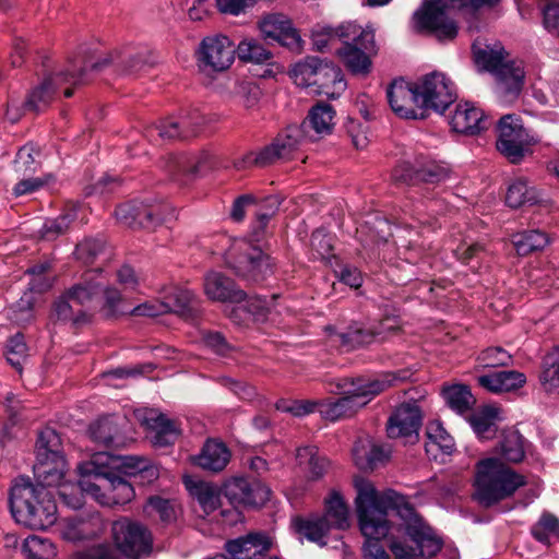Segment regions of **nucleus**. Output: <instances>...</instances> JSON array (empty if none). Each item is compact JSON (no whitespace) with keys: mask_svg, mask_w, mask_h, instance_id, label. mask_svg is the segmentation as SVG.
<instances>
[{"mask_svg":"<svg viewBox=\"0 0 559 559\" xmlns=\"http://www.w3.org/2000/svg\"><path fill=\"white\" fill-rule=\"evenodd\" d=\"M281 205L277 197H267L259 211L255 212L257 223L253 227L252 239L235 241L225 254L226 265L239 278L248 283H260L273 274L271 257L253 243L259 241L270 218Z\"/></svg>","mask_w":559,"mask_h":559,"instance_id":"f257e3e1","label":"nucleus"},{"mask_svg":"<svg viewBox=\"0 0 559 559\" xmlns=\"http://www.w3.org/2000/svg\"><path fill=\"white\" fill-rule=\"evenodd\" d=\"M334 116L335 110L330 104L318 103L310 109L307 118L300 126H288L277 134L270 145H266L257 153L253 158L252 155H249L242 160L236 162L235 167L241 169L247 163L267 166L278 159H288L305 139L309 128L318 135L330 134L334 126Z\"/></svg>","mask_w":559,"mask_h":559,"instance_id":"f03ea898","label":"nucleus"},{"mask_svg":"<svg viewBox=\"0 0 559 559\" xmlns=\"http://www.w3.org/2000/svg\"><path fill=\"white\" fill-rule=\"evenodd\" d=\"M117 462L109 452H97L78 465L81 488L102 506L126 504L134 498L133 486L114 472Z\"/></svg>","mask_w":559,"mask_h":559,"instance_id":"7ed1b4c3","label":"nucleus"},{"mask_svg":"<svg viewBox=\"0 0 559 559\" xmlns=\"http://www.w3.org/2000/svg\"><path fill=\"white\" fill-rule=\"evenodd\" d=\"M14 520L31 530H47L57 521L55 493L43 486H35L28 477L15 478L9 496Z\"/></svg>","mask_w":559,"mask_h":559,"instance_id":"20e7f679","label":"nucleus"},{"mask_svg":"<svg viewBox=\"0 0 559 559\" xmlns=\"http://www.w3.org/2000/svg\"><path fill=\"white\" fill-rule=\"evenodd\" d=\"M397 377L393 373L370 379L364 377L344 378L338 383L342 397L335 401H322L319 404L320 415L331 421L355 415L374 396L395 383Z\"/></svg>","mask_w":559,"mask_h":559,"instance_id":"39448f33","label":"nucleus"},{"mask_svg":"<svg viewBox=\"0 0 559 559\" xmlns=\"http://www.w3.org/2000/svg\"><path fill=\"white\" fill-rule=\"evenodd\" d=\"M526 484L525 477L496 457L479 461L476 466L474 499L484 508H489L512 496Z\"/></svg>","mask_w":559,"mask_h":559,"instance_id":"423d86ee","label":"nucleus"},{"mask_svg":"<svg viewBox=\"0 0 559 559\" xmlns=\"http://www.w3.org/2000/svg\"><path fill=\"white\" fill-rule=\"evenodd\" d=\"M290 76L300 86L312 87L313 93L337 98L346 90V81L340 67L325 59L306 57L290 70Z\"/></svg>","mask_w":559,"mask_h":559,"instance_id":"0eeeda50","label":"nucleus"},{"mask_svg":"<svg viewBox=\"0 0 559 559\" xmlns=\"http://www.w3.org/2000/svg\"><path fill=\"white\" fill-rule=\"evenodd\" d=\"M344 29L340 34L343 46L336 55L352 74L366 76L371 71V55L376 51L374 34L353 22L344 23Z\"/></svg>","mask_w":559,"mask_h":559,"instance_id":"6e6552de","label":"nucleus"},{"mask_svg":"<svg viewBox=\"0 0 559 559\" xmlns=\"http://www.w3.org/2000/svg\"><path fill=\"white\" fill-rule=\"evenodd\" d=\"M475 61L484 70L493 73L498 81V91L507 99L519 96L523 88L525 72L521 62L504 61L503 49H478L474 51Z\"/></svg>","mask_w":559,"mask_h":559,"instance_id":"1a4fd4ad","label":"nucleus"},{"mask_svg":"<svg viewBox=\"0 0 559 559\" xmlns=\"http://www.w3.org/2000/svg\"><path fill=\"white\" fill-rule=\"evenodd\" d=\"M496 129V147L512 164H519L530 147L538 141L515 114L502 116L498 120Z\"/></svg>","mask_w":559,"mask_h":559,"instance_id":"9d476101","label":"nucleus"},{"mask_svg":"<svg viewBox=\"0 0 559 559\" xmlns=\"http://www.w3.org/2000/svg\"><path fill=\"white\" fill-rule=\"evenodd\" d=\"M447 9L445 0H424L421 7L414 13L416 29L441 43L453 40L457 36L459 26L448 16Z\"/></svg>","mask_w":559,"mask_h":559,"instance_id":"9b49d317","label":"nucleus"},{"mask_svg":"<svg viewBox=\"0 0 559 559\" xmlns=\"http://www.w3.org/2000/svg\"><path fill=\"white\" fill-rule=\"evenodd\" d=\"M116 218L132 228L155 229L176 217L175 209L166 202H129L115 211Z\"/></svg>","mask_w":559,"mask_h":559,"instance_id":"f8f14e48","label":"nucleus"},{"mask_svg":"<svg viewBox=\"0 0 559 559\" xmlns=\"http://www.w3.org/2000/svg\"><path fill=\"white\" fill-rule=\"evenodd\" d=\"M116 218L132 228L155 229L176 217L175 209L166 202H129L115 211Z\"/></svg>","mask_w":559,"mask_h":559,"instance_id":"ddd939ff","label":"nucleus"},{"mask_svg":"<svg viewBox=\"0 0 559 559\" xmlns=\"http://www.w3.org/2000/svg\"><path fill=\"white\" fill-rule=\"evenodd\" d=\"M416 84L417 107L425 111L443 114L456 99L453 83L440 72H431L419 79Z\"/></svg>","mask_w":559,"mask_h":559,"instance_id":"4468645a","label":"nucleus"},{"mask_svg":"<svg viewBox=\"0 0 559 559\" xmlns=\"http://www.w3.org/2000/svg\"><path fill=\"white\" fill-rule=\"evenodd\" d=\"M111 531L117 549L126 557L141 559L151 554L152 535L141 523L121 518L112 523Z\"/></svg>","mask_w":559,"mask_h":559,"instance_id":"2eb2a0df","label":"nucleus"},{"mask_svg":"<svg viewBox=\"0 0 559 559\" xmlns=\"http://www.w3.org/2000/svg\"><path fill=\"white\" fill-rule=\"evenodd\" d=\"M236 48L227 36L205 37L198 51L199 68L203 72H223L234 62Z\"/></svg>","mask_w":559,"mask_h":559,"instance_id":"dca6fc26","label":"nucleus"},{"mask_svg":"<svg viewBox=\"0 0 559 559\" xmlns=\"http://www.w3.org/2000/svg\"><path fill=\"white\" fill-rule=\"evenodd\" d=\"M165 302L159 306L142 304L131 310L133 316L156 317L173 311L185 319H193L198 314V301L193 293L186 288H174Z\"/></svg>","mask_w":559,"mask_h":559,"instance_id":"f3484780","label":"nucleus"},{"mask_svg":"<svg viewBox=\"0 0 559 559\" xmlns=\"http://www.w3.org/2000/svg\"><path fill=\"white\" fill-rule=\"evenodd\" d=\"M423 424V413L417 402L409 401L399 405L386 423V433L391 439L403 438L407 442L418 440Z\"/></svg>","mask_w":559,"mask_h":559,"instance_id":"a211bd4d","label":"nucleus"},{"mask_svg":"<svg viewBox=\"0 0 559 559\" xmlns=\"http://www.w3.org/2000/svg\"><path fill=\"white\" fill-rule=\"evenodd\" d=\"M224 496L235 506L261 507L269 499L271 490L258 483L249 481L243 477H234L227 480L223 487Z\"/></svg>","mask_w":559,"mask_h":559,"instance_id":"6ab92c4d","label":"nucleus"},{"mask_svg":"<svg viewBox=\"0 0 559 559\" xmlns=\"http://www.w3.org/2000/svg\"><path fill=\"white\" fill-rule=\"evenodd\" d=\"M259 28L265 39L277 41L290 50L301 49V38L292 21L284 14L273 13L264 16Z\"/></svg>","mask_w":559,"mask_h":559,"instance_id":"aec40b11","label":"nucleus"},{"mask_svg":"<svg viewBox=\"0 0 559 559\" xmlns=\"http://www.w3.org/2000/svg\"><path fill=\"white\" fill-rule=\"evenodd\" d=\"M106 528L98 512H83L63 521L62 536L71 542L91 539L100 536Z\"/></svg>","mask_w":559,"mask_h":559,"instance_id":"412c9836","label":"nucleus"},{"mask_svg":"<svg viewBox=\"0 0 559 559\" xmlns=\"http://www.w3.org/2000/svg\"><path fill=\"white\" fill-rule=\"evenodd\" d=\"M273 545L272 538L263 532H251L228 540L225 549L229 559H262Z\"/></svg>","mask_w":559,"mask_h":559,"instance_id":"4be33fe9","label":"nucleus"},{"mask_svg":"<svg viewBox=\"0 0 559 559\" xmlns=\"http://www.w3.org/2000/svg\"><path fill=\"white\" fill-rule=\"evenodd\" d=\"M211 167L212 156L207 152L173 156L167 164V170L173 179L180 180L182 177V183L194 179L202 171Z\"/></svg>","mask_w":559,"mask_h":559,"instance_id":"5701e85b","label":"nucleus"},{"mask_svg":"<svg viewBox=\"0 0 559 559\" xmlns=\"http://www.w3.org/2000/svg\"><path fill=\"white\" fill-rule=\"evenodd\" d=\"M386 97L391 109L401 118L416 119L418 115L413 108L417 106L416 84L403 79L394 80L386 88Z\"/></svg>","mask_w":559,"mask_h":559,"instance_id":"b1692460","label":"nucleus"},{"mask_svg":"<svg viewBox=\"0 0 559 559\" xmlns=\"http://www.w3.org/2000/svg\"><path fill=\"white\" fill-rule=\"evenodd\" d=\"M452 130L457 133L475 135L490 126V121L484 111L466 102L457 104L450 119Z\"/></svg>","mask_w":559,"mask_h":559,"instance_id":"393cba45","label":"nucleus"},{"mask_svg":"<svg viewBox=\"0 0 559 559\" xmlns=\"http://www.w3.org/2000/svg\"><path fill=\"white\" fill-rule=\"evenodd\" d=\"M62 84H72L66 70L45 76L43 82L28 94L24 102V109L34 112L44 110L53 100L57 88Z\"/></svg>","mask_w":559,"mask_h":559,"instance_id":"a878e982","label":"nucleus"},{"mask_svg":"<svg viewBox=\"0 0 559 559\" xmlns=\"http://www.w3.org/2000/svg\"><path fill=\"white\" fill-rule=\"evenodd\" d=\"M204 292L212 300L241 302L247 294L223 273L211 271L204 277Z\"/></svg>","mask_w":559,"mask_h":559,"instance_id":"bb28decb","label":"nucleus"},{"mask_svg":"<svg viewBox=\"0 0 559 559\" xmlns=\"http://www.w3.org/2000/svg\"><path fill=\"white\" fill-rule=\"evenodd\" d=\"M390 449L374 443L370 438L359 439L353 448L355 464L360 469H374L390 457Z\"/></svg>","mask_w":559,"mask_h":559,"instance_id":"cd10ccee","label":"nucleus"},{"mask_svg":"<svg viewBox=\"0 0 559 559\" xmlns=\"http://www.w3.org/2000/svg\"><path fill=\"white\" fill-rule=\"evenodd\" d=\"M230 460V451L225 443L216 440H207L202 451L193 460L194 464L210 472L223 471Z\"/></svg>","mask_w":559,"mask_h":559,"instance_id":"c85d7f7f","label":"nucleus"},{"mask_svg":"<svg viewBox=\"0 0 559 559\" xmlns=\"http://www.w3.org/2000/svg\"><path fill=\"white\" fill-rule=\"evenodd\" d=\"M118 52L107 53L105 57L92 60L91 58H84L83 60H73L67 68V73L72 81V85H80L85 83L87 71L99 72L108 66H112L117 72Z\"/></svg>","mask_w":559,"mask_h":559,"instance_id":"c756f323","label":"nucleus"},{"mask_svg":"<svg viewBox=\"0 0 559 559\" xmlns=\"http://www.w3.org/2000/svg\"><path fill=\"white\" fill-rule=\"evenodd\" d=\"M478 384L492 393L509 392L522 388L526 382L524 373L516 370L498 371L478 377Z\"/></svg>","mask_w":559,"mask_h":559,"instance_id":"7c9ffc66","label":"nucleus"},{"mask_svg":"<svg viewBox=\"0 0 559 559\" xmlns=\"http://www.w3.org/2000/svg\"><path fill=\"white\" fill-rule=\"evenodd\" d=\"M98 274V270L86 272L80 283L73 285L66 292L67 298H70L76 307H82L88 311L90 304L103 289V283L96 281Z\"/></svg>","mask_w":559,"mask_h":559,"instance_id":"2f4dec72","label":"nucleus"},{"mask_svg":"<svg viewBox=\"0 0 559 559\" xmlns=\"http://www.w3.org/2000/svg\"><path fill=\"white\" fill-rule=\"evenodd\" d=\"M117 418L103 417L90 426V435L93 441L106 448H121L124 445V437L120 433Z\"/></svg>","mask_w":559,"mask_h":559,"instance_id":"473e14b6","label":"nucleus"},{"mask_svg":"<svg viewBox=\"0 0 559 559\" xmlns=\"http://www.w3.org/2000/svg\"><path fill=\"white\" fill-rule=\"evenodd\" d=\"M64 457H48V460H36L34 464V475L37 479L35 486L44 488L59 486L64 476Z\"/></svg>","mask_w":559,"mask_h":559,"instance_id":"72a5a7b5","label":"nucleus"},{"mask_svg":"<svg viewBox=\"0 0 559 559\" xmlns=\"http://www.w3.org/2000/svg\"><path fill=\"white\" fill-rule=\"evenodd\" d=\"M293 526L297 534L320 546L326 545L324 538L332 530L325 519L321 516L297 518L293 521Z\"/></svg>","mask_w":559,"mask_h":559,"instance_id":"f704fd0d","label":"nucleus"},{"mask_svg":"<svg viewBox=\"0 0 559 559\" xmlns=\"http://www.w3.org/2000/svg\"><path fill=\"white\" fill-rule=\"evenodd\" d=\"M51 319L61 322H71L73 325H82L90 321V313L82 307H76L64 293L55 301Z\"/></svg>","mask_w":559,"mask_h":559,"instance_id":"c9c22d12","label":"nucleus"},{"mask_svg":"<svg viewBox=\"0 0 559 559\" xmlns=\"http://www.w3.org/2000/svg\"><path fill=\"white\" fill-rule=\"evenodd\" d=\"M145 135L151 141L188 139L194 136V129L183 130L179 118H169L158 124H153L146 129Z\"/></svg>","mask_w":559,"mask_h":559,"instance_id":"e433bc0d","label":"nucleus"},{"mask_svg":"<svg viewBox=\"0 0 559 559\" xmlns=\"http://www.w3.org/2000/svg\"><path fill=\"white\" fill-rule=\"evenodd\" d=\"M301 466L311 479L321 478L328 469L329 462L325 456L319 454L316 447H302L297 450L296 455Z\"/></svg>","mask_w":559,"mask_h":559,"instance_id":"4c0bfd02","label":"nucleus"},{"mask_svg":"<svg viewBox=\"0 0 559 559\" xmlns=\"http://www.w3.org/2000/svg\"><path fill=\"white\" fill-rule=\"evenodd\" d=\"M426 452L437 459V451L440 450L443 454H451L454 450L453 438L445 431L442 425L438 421L429 423L427 426Z\"/></svg>","mask_w":559,"mask_h":559,"instance_id":"58836bf2","label":"nucleus"},{"mask_svg":"<svg viewBox=\"0 0 559 559\" xmlns=\"http://www.w3.org/2000/svg\"><path fill=\"white\" fill-rule=\"evenodd\" d=\"M321 518L325 519L331 528L349 527L348 508L338 492L333 491L325 500V513Z\"/></svg>","mask_w":559,"mask_h":559,"instance_id":"ea45409f","label":"nucleus"},{"mask_svg":"<svg viewBox=\"0 0 559 559\" xmlns=\"http://www.w3.org/2000/svg\"><path fill=\"white\" fill-rule=\"evenodd\" d=\"M144 424L147 428L155 431L153 439L155 445L166 447L173 444L178 437L179 432L175 423L163 414L146 417Z\"/></svg>","mask_w":559,"mask_h":559,"instance_id":"a19ab883","label":"nucleus"},{"mask_svg":"<svg viewBox=\"0 0 559 559\" xmlns=\"http://www.w3.org/2000/svg\"><path fill=\"white\" fill-rule=\"evenodd\" d=\"M191 496L197 499L204 513L210 514L221 504V491L216 486L206 481L186 483Z\"/></svg>","mask_w":559,"mask_h":559,"instance_id":"79ce46f5","label":"nucleus"},{"mask_svg":"<svg viewBox=\"0 0 559 559\" xmlns=\"http://www.w3.org/2000/svg\"><path fill=\"white\" fill-rule=\"evenodd\" d=\"M380 333L379 330L354 324L348 326L345 332L335 333V337L342 346L347 349H355L372 343Z\"/></svg>","mask_w":559,"mask_h":559,"instance_id":"37998d69","label":"nucleus"},{"mask_svg":"<svg viewBox=\"0 0 559 559\" xmlns=\"http://www.w3.org/2000/svg\"><path fill=\"white\" fill-rule=\"evenodd\" d=\"M539 197L533 187H528L527 181L518 179L513 181L507 191L506 203L512 209L524 205H534L538 202Z\"/></svg>","mask_w":559,"mask_h":559,"instance_id":"c03bdc74","label":"nucleus"},{"mask_svg":"<svg viewBox=\"0 0 559 559\" xmlns=\"http://www.w3.org/2000/svg\"><path fill=\"white\" fill-rule=\"evenodd\" d=\"M549 242L545 233L539 230H526L513 235L512 243L519 255L525 257L538 250H543Z\"/></svg>","mask_w":559,"mask_h":559,"instance_id":"a18cd8bd","label":"nucleus"},{"mask_svg":"<svg viewBox=\"0 0 559 559\" xmlns=\"http://www.w3.org/2000/svg\"><path fill=\"white\" fill-rule=\"evenodd\" d=\"M496 417L497 409L491 406H485L479 412L472 414L468 421L478 438L491 439L497 430Z\"/></svg>","mask_w":559,"mask_h":559,"instance_id":"49530a36","label":"nucleus"},{"mask_svg":"<svg viewBox=\"0 0 559 559\" xmlns=\"http://www.w3.org/2000/svg\"><path fill=\"white\" fill-rule=\"evenodd\" d=\"M539 382L547 392L559 389V346L543 358Z\"/></svg>","mask_w":559,"mask_h":559,"instance_id":"de8ad7c7","label":"nucleus"},{"mask_svg":"<svg viewBox=\"0 0 559 559\" xmlns=\"http://www.w3.org/2000/svg\"><path fill=\"white\" fill-rule=\"evenodd\" d=\"M48 457H64L59 435L51 428L40 431L36 443V460Z\"/></svg>","mask_w":559,"mask_h":559,"instance_id":"09e8293b","label":"nucleus"},{"mask_svg":"<svg viewBox=\"0 0 559 559\" xmlns=\"http://www.w3.org/2000/svg\"><path fill=\"white\" fill-rule=\"evenodd\" d=\"M531 533L536 540L546 546L550 545L551 537L559 542V519L545 512L537 523L532 526Z\"/></svg>","mask_w":559,"mask_h":559,"instance_id":"8fccbe9b","label":"nucleus"},{"mask_svg":"<svg viewBox=\"0 0 559 559\" xmlns=\"http://www.w3.org/2000/svg\"><path fill=\"white\" fill-rule=\"evenodd\" d=\"M443 396L449 407L459 414L466 413L475 403L466 385H452L443 391Z\"/></svg>","mask_w":559,"mask_h":559,"instance_id":"3c124183","label":"nucleus"},{"mask_svg":"<svg viewBox=\"0 0 559 559\" xmlns=\"http://www.w3.org/2000/svg\"><path fill=\"white\" fill-rule=\"evenodd\" d=\"M238 58L246 62L265 63L272 59V52L257 39H243L236 48Z\"/></svg>","mask_w":559,"mask_h":559,"instance_id":"603ef678","label":"nucleus"},{"mask_svg":"<svg viewBox=\"0 0 559 559\" xmlns=\"http://www.w3.org/2000/svg\"><path fill=\"white\" fill-rule=\"evenodd\" d=\"M35 155H39V151L32 144L22 146L14 160V171L19 177H27L35 174L40 163L36 159Z\"/></svg>","mask_w":559,"mask_h":559,"instance_id":"864d4df0","label":"nucleus"},{"mask_svg":"<svg viewBox=\"0 0 559 559\" xmlns=\"http://www.w3.org/2000/svg\"><path fill=\"white\" fill-rule=\"evenodd\" d=\"M502 457L511 463H519L524 459V439L519 431L506 433L500 444Z\"/></svg>","mask_w":559,"mask_h":559,"instance_id":"5fc2aeb1","label":"nucleus"},{"mask_svg":"<svg viewBox=\"0 0 559 559\" xmlns=\"http://www.w3.org/2000/svg\"><path fill=\"white\" fill-rule=\"evenodd\" d=\"M477 361L481 368L509 367L513 364V357L501 346H491L480 352Z\"/></svg>","mask_w":559,"mask_h":559,"instance_id":"6e6d98bb","label":"nucleus"},{"mask_svg":"<svg viewBox=\"0 0 559 559\" xmlns=\"http://www.w3.org/2000/svg\"><path fill=\"white\" fill-rule=\"evenodd\" d=\"M23 550L29 559H51L56 556L55 545L49 539L35 535L25 539Z\"/></svg>","mask_w":559,"mask_h":559,"instance_id":"4d7b16f0","label":"nucleus"},{"mask_svg":"<svg viewBox=\"0 0 559 559\" xmlns=\"http://www.w3.org/2000/svg\"><path fill=\"white\" fill-rule=\"evenodd\" d=\"M450 176V168L444 164L430 160L418 166V182L440 183Z\"/></svg>","mask_w":559,"mask_h":559,"instance_id":"13d9d810","label":"nucleus"},{"mask_svg":"<svg viewBox=\"0 0 559 559\" xmlns=\"http://www.w3.org/2000/svg\"><path fill=\"white\" fill-rule=\"evenodd\" d=\"M105 249V240L102 238H85L76 245V259L85 264L93 263L94 260L103 253Z\"/></svg>","mask_w":559,"mask_h":559,"instance_id":"bf43d9fd","label":"nucleus"},{"mask_svg":"<svg viewBox=\"0 0 559 559\" xmlns=\"http://www.w3.org/2000/svg\"><path fill=\"white\" fill-rule=\"evenodd\" d=\"M73 219L74 214L72 213L62 214L53 219H47L39 230L41 238L45 240H55L68 230Z\"/></svg>","mask_w":559,"mask_h":559,"instance_id":"052dcab7","label":"nucleus"},{"mask_svg":"<svg viewBox=\"0 0 559 559\" xmlns=\"http://www.w3.org/2000/svg\"><path fill=\"white\" fill-rule=\"evenodd\" d=\"M147 67L146 59L142 53L118 52L117 73L121 75H136Z\"/></svg>","mask_w":559,"mask_h":559,"instance_id":"680f3d73","label":"nucleus"},{"mask_svg":"<svg viewBox=\"0 0 559 559\" xmlns=\"http://www.w3.org/2000/svg\"><path fill=\"white\" fill-rule=\"evenodd\" d=\"M27 356V346L24 336L20 333L12 336L7 345V360L15 369L21 370L22 364Z\"/></svg>","mask_w":559,"mask_h":559,"instance_id":"e2e57ef3","label":"nucleus"},{"mask_svg":"<svg viewBox=\"0 0 559 559\" xmlns=\"http://www.w3.org/2000/svg\"><path fill=\"white\" fill-rule=\"evenodd\" d=\"M344 31V23L338 25L337 27H332L328 25H317L312 29L311 34L312 45L318 51H323L328 47L330 40L334 38L340 39V34L341 32Z\"/></svg>","mask_w":559,"mask_h":559,"instance_id":"0e129e2a","label":"nucleus"},{"mask_svg":"<svg viewBox=\"0 0 559 559\" xmlns=\"http://www.w3.org/2000/svg\"><path fill=\"white\" fill-rule=\"evenodd\" d=\"M233 93L246 108L254 107L259 103L261 96L259 86L249 81L238 82L235 85Z\"/></svg>","mask_w":559,"mask_h":559,"instance_id":"69168bd1","label":"nucleus"},{"mask_svg":"<svg viewBox=\"0 0 559 559\" xmlns=\"http://www.w3.org/2000/svg\"><path fill=\"white\" fill-rule=\"evenodd\" d=\"M540 11L544 27L550 33L556 32L559 37V1L544 0Z\"/></svg>","mask_w":559,"mask_h":559,"instance_id":"338daca9","label":"nucleus"},{"mask_svg":"<svg viewBox=\"0 0 559 559\" xmlns=\"http://www.w3.org/2000/svg\"><path fill=\"white\" fill-rule=\"evenodd\" d=\"M76 559H120L119 550L109 544H98L76 554Z\"/></svg>","mask_w":559,"mask_h":559,"instance_id":"774afa93","label":"nucleus"}]
</instances>
